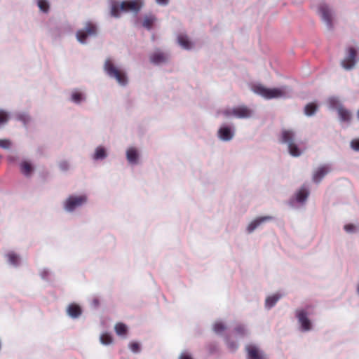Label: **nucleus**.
<instances>
[{
    "label": "nucleus",
    "instance_id": "10",
    "mask_svg": "<svg viewBox=\"0 0 359 359\" xmlns=\"http://www.w3.org/2000/svg\"><path fill=\"white\" fill-rule=\"evenodd\" d=\"M318 11L323 21L329 27H332V13L327 6L325 4H320L318 7Z\"/></svg>",
    "mask_w": 359,
    "mask_h": 359
},
{
    "label": "nucleus",
    "instance_id": "8",
    "mask_svg": "<svg viewBox=\"0 0 359 359\" xmlns=\"http://www.w3.org/2000/svg\"><path fill=\"white\" fill-rule=\"evenodd\" d=\"M356 55V50L352 47L348 48L345 57L341 62V66L346 70L352 69L355 65Z\"/></svg>",
    "mask_w": 359,
    "mask_h": 359
},
{
    "label": "nucleus",
    "instance_id": "15",
    "mask_svg": "<svg viewBox=\"0 0 359 359\" xmlns=\"http://www.w3.org/2000/svg\"><path fill=\"white\" fill-rule=\"evenodd\" d=\"M272 219V217L271 216H264L260 217L255 220H253L248 226V231L249 233L252 232L257 226H259L262 223L270 221Z\"/></svg>",
    "mask_w": 359,
    "mask_h": 359
},
{
    "label": "nucleus",
    "instance_id": "14",
    "mask_svg": "<svg viewBox=\"0 0 359 359\" xmlns=\"http://www.w3.org/2000/svg\"><path fill=\"white\" fill-rule=\"evenodd\" d=\"M330 169L327 165L319 167L313 175V180L314 182L318 183L329 172Z\"/></svg>",
    "mask_w": 359,
    "mask_h": 359
},
{
    "label": "nucleus",
    "instance_id": "17",
    "mask_svg": "<svg viewBox=\"0 0 359 359\" xmlns=\"http://www.w3.org/2000/svg\"><path fill=\"white\" fill-rule=\"evenodd\" d=\"M339 116L342 121H349L351 118V112L343 107H339L337 109Z\"/></svg>",
    "mask_w": 359,
    "mask_h": 359
},
{
    "label": "nucleus",
    "instance_id": "39",
    "mask_svg": "<svg viewBox=\"0 0 359 359\" xmlns=\"http://www.w3.org/2000/svg\"><path fill=\"white\" fill-rule=\"evenodd\" d=\"M179 359H193L191 356L186 353H183L180 355Z\"/></svg>",
    "mask_w": 359,
    "mask_h": 359
},
{
    "label": "nucleus",
    "instance_id": "18",
    "mask_svg": "<svg viewBox=\"0 0 359 359\" xmlns=\"http://www.w3.org/2000/svg\"><path fill=\"white\" fill-rule=\"evenodd\" d=\"M126 156L130 163H136L138 158L137 151L135 148H130L127 150Z\"/></svg>",
    "mask_w": 359,
    "mask_h": 359
},
{
    "label": "nucleus",
    "instance_id": "40",
    "mask_svg": "<svg viewBox=\"0 0 359 359\" xmlns=\"http://www.w3.org/2000/svg\"><path fill=\"white\" fill-rule=\"evenodd\" d=\"M68 163L67 162H62L60 164V168L62 170H67L68 168Z\"/></svg>",
    "mask_w": 359,
    "mask_h": 359
},
{
    "label": "nucleus",
    "instance_id": "21",
    "mask_svg": "<svg viewBox=\"0 0 359 359\" xmlns=\"http://www.w3.org/2000/svg\"><path fill=\"white\" fill-rule=\"evenodd\" d=\"M20 170L25 176H30L33 171L32 165L27 161H23L20 163Z\"/></svg>",
    "mask_w": 359,
    "mask_h": 359
},
{
    "label": "nucleus",
    "instance_id": "33",
    "mask_svg": "<svg viewBox=\"0 0 359 359\" xmlns=\"http://www.w3.org/2000/svg\"><path fill=\"white\" fill-rule=\"evenodd\" d=\"M235 332L237 333V334L240 336H244L246 334V330L243 325H237L235 329Z\"/></svg>",
    "mask_w": 359,
    "mask_h": 359
},
{
    "label": "nucleus",
    "instance_id": "27",
    "mask_svg": "<svg viewBox=\"0 0 359 359\" xmlns=\"http://www.w3.org/2000/svg\"><path fill=\"white\" fill-rule=\"evenodd\" d=\"M100 342L104 345H109L112 343L113 338L109 333H103L100 338Z\"/></svg>",
    "mask_w": 359,
    "mask_h": 359
},
{
    "label": "nucleus",
    "instance_id": "19",
    "mask_svg": "<svg viewBox=\"0 0 359 359\" xmlns=\"http://www.w3.org/2000/svg\"><path fill=\"white\" fill-rule=\"evenodd\" d=\"M156 18L153 15H145L143 22L142 26L145 27L147 29H151L154 23L156 22Z\"/></svg>",
    "mask_w": 359,
    "mask_h": 359
},
{
    "label": "nucleus",
    "instance_id": "3",
    "mask_svg": "<svg viewBox=\"0 0 359 359\" xmlns=\"http://www.w3.org/2000/svg\"><path fill=\"white\" fill-rule=\"evenodd\" d=\"M142 6V3L140 0L124 1L121 5L114 4L111 7V14L114 17H118L120 10L122 11H134L137 13Z\"/></svg>",
    "mask_w": 359,
    "mask_h": 359
},
{
    "label": "nucleus",
    "instance_id": "20",
    "mask_svg": "<svg viewBox=\"0 0 359 359\" xmlns=\"http://www.w3.org/2000/svg\"><path fill=\"white\" fill-rule=\"evenodd\" d=\"M179 44L184 49H190L191 43L186 35L180 34L177 37Z\"/></svg>",
    "mask_w": 359,
    "mask_h": 359
},
{
    "label": "nucleus",
    "instance_id": "35",
    "mask_svg": "<svg viewBox=\"0 0 359 359\" xmlns=\"http://www.w3.org/2000/svg\"><path fill=\"white\" fill-rule=\"evenodd\" d=\"M130 348L131 351L134 353H137L140 351V346L136 342H133L130 344Z\"/></svg>",
    "mask_w": 359,
    "mask_h": 359
},
{
    "label": "nucleus",
    "instance_id": "25",
    "mask_svg": "<svg viewBox=\"0 0 359 359\" xmlns=\"http://www.w3.org/2000/svg\"><path fill=\"white\" fill-rule=\"evenodd\" d=\"M308 196H309L308 190L306 188L302 187L299 190V191L297 194V200L299 202H304V201H306Z\"/></svg>",
    "mask_w": 359,
    "mask_h": 359
},
{
    "label": "nucleus",
    "instance_id": "7",
    "mask_svg": "<svg viewBox=\"0 0 359 359\" xmlns=\"http://www.w3.org/2000/svg\"><path fill=\"white\" fill-rule=\"evenodd\" d=\"M252 111L246 106H239L235 107L231 111L226 110L224 111V114L226 116L233 115L238 118H246L251 116Z\"/></svg>",
    "mask_w": 359,
    "mask_h": 359
},
{
    "label": "nucleus",
    "instance_id": "41",
    "mask_svg": "<svg viewBox=\"0 0 359 359\" xmlns=\"http://www.w3.org/2000/svg\"><path fill=\"white\" fill-rule=\"evenodd\" d=\"M158 4L166 5L168 4V0H156Z\"/></svg>",
    "mask_w": 359,
    "mask_h": 359
},
{
    "label": "nucleus",
    "instance_id": "11",
    "mask_svg": "<svg viewBox=\"0 0 359 359\" xmlns=\"http://www.w3.org/2000/svg\"><path fill=\"white\" fill-rule=\"evenodd\" d=\"M149 59L151 63L159 65L165 62L168 59V56L163 52L156 50L150 55Z\"/></svg>",
    "mask_w": 359,
    "mask_h": 359
},
{
    "label": "nucleus",
    "instance_id": "24",
    "mask_svg": "<svg viewBox=\"0 0 359 359\" xmlns=\"http://www.w3.org/2000/svg\"><path fill=\"white\" fill-rule=\"evenodd\" d=\"M317 105L315 103H309L304 107V113L306 116H312L317 110Z\"/></svg>",
    "mask_w": 359,
    "mask_h": 359
},
{
    "label": "nucleus",
    "instance_id": "36",
    "mask_svg": "<svg viewBox=\"0 0 359 359\" xmlns=\"http://www.w3.org/2000/svg\"><path fill=\"white\" fill-rule=\"evenodd\" d=\"M351 147L355 150V151H358L359 150V139H355L353 140L351 143Z\"/></svg>",
    "mask_w": 359,
    "mask_h": 359
},
{
    "label": "nucleus",
    "instance_id": "34",
    "mask_svg": "<svg viewBox=\"0 0 359 359\" xmlns=\"http://www.w3.org/2000/svg\"><path fill=\"white\" fill-rule=\"evenodd\" d=\"M11 146V142L8 140H0V147L8 149Z\"/></svg>",
    "mask_w": 359,
    "mask_h": 359
},
{
    "label": "nucleus",
    "instance_id": "2",
    "mask_svg": "<svg viewBox=\"0 0 359 359\" xmlns=\"http://www.w3.org/2000/svg\"><path fill=\"white\" fill-rule=\"evenodd\" d=\"M104 69L107 75L114 78L121 86H126L128 83V79L126 73L116 67L109 58L105 60Z\"/></svg>",
    "mask_w": 359,
    "mask_h": 359
},
{
    "label": "nucleus",
    "instance_id": "37",
    "mask_svg": "<svg viewBox=\"0 0 359 359\" xmlns=\"http://www.w3.org/2000/svg\"><path fill=\"white\" fill-rule=\"evenodd\" d=\"M355 229V226L351 224H346L344 226V230L348 233L353 232Z\"/></svg>",
    "mask_w": 359,
    "mask_h": 359
},
{
    "label": "nucleus",
    "instance_id": "28",
    "mask_svg": "<svg viewBox=\"0 0 359 359\" xmlns=\"http://www.w3.org/2000/svg\"><path fill=\"white\" fill-rule=\"evenodd\" d=\"M7 257L8 258L9 262L11 264H13V265H17L18 264L19 258H18V256L16 254H15L13 252H11V253H8L7 255Z\"/></svg>",
    "mask_w": 359,
    "mask_h": 359
},
{
    "label": "nucleus",
    "instance_id": "32",
    "mask_svg": "<svg viewBox=\"0 0 359 359\" xmlns=\"http://www.w3.org/2000/svg\"><path fill=\"white\" fill-rule=\"evenodd\" d=\"M72 100L76 103H79L82 100V94L79 92H74L72 95Z\"/></svg>",
    "mask_w": 359,
    "mask_h": 359
},
{
    "label": "nucleus",
    "instance_id": "12",
    "mask_svg": "<svg viewBox=\"0 0 359 359\" xmlns=\"http://www.w3.org/2000/svg\"><path fill=\"white\" fill-rule=\"evenodd\" d=\"M245 349L248 352V359H264L262 353L255 346L248 345Z\"/></svg>",
    "mask_w": 359,
    "mask_h": 359
},
{
    "label": "nucleus",
    "instance_id": "31",
    "mask_svg": "<svg viewBox=\"0 0 359 359\" xmlns=\"http://www.w3.org/2000/svg\"><path fill=\"white\" fill-rule=\"evenodd\" d=\"M8 121V113L2 109H0V126L6 123Z\"/></svg>",
    "mask_w": 359,
    "mask_h": 359
},
{
    "label": "nucleus",
    "instance_id": "16",
    "mask_svg": "<svg viewBox=\"0 0 359 359\" xmlns=\"http://www.w3.org/2000/svg\"><path fill=\"white\" fill-rule=\"evenodd\" d=\"M67 313L73 318H76L81 314V307L76 304H71L67 308Z\"/></svg>",
    "mask_w": 359,
    "mask_h": 359
},
{
    "label": "nucleus",
    "instance_id": "26",
    "mask_svg": "<svg viewBox=\"0 0 359 359\" xmlns=\"http://www.w3.org/2000/svg\"><path fill=\"white\" fill-rule=\"evenodd\" d=\"M106 156L107 154L105 149L102 147H99L95 150L94 158L96 160L103 159L106 157Z\"/></svg>",
    "mask_w": 359,
    "mask_h": 359
},
{
    "label": "nucleus",
    "instance_id": "29",
    "mask_svg": "<svg viewBox=\"0 0 359 359\" xmlns=\"http://www.w3.org/2000/svg\"><path fill=\"white\" fill-rule=\"evenodd\" d=\"M38 6L43 12H48L49 9V4L46 0H39Z\"/></svg>",
    "mask_w": 359,
    "mask_h": 359
},
{
    "label": "nucleus",
    "instance_id": "4",
    "mask_svg": "<svg viewBox=\"0 0 359 359\" xmlns=\"http://www.w3.org/2000/svg\"><path fill=\"white\" fill-rule=\"evenodd\" d=\"M96 34V25L90 22H88L86 23L83 29H80L76 32V38L80 43H84L88 36H95Z\"/></svg>",
    "mask_w": 359,
    "mask_h": 359
},
{
    "label": "nucleus",
    "instance_id": "23",
    "mask_svg": "<svg viewBox=\"0 0 359 359\" xmlns=\"http://www.w3.org/2000/svg\"><path fill=\"white\" fill-rule=\"evenodd\" d=\"M280 298V296L277 294L268 297L265 302L266 306L269 309L273 307Z\"/></svg>",
    "mask_w": 359,
    "mask_h": 359
},
{
    "label": "nucleus",
    "instance_id": "6",
    "mask_svg": "<svg viewBox=\"0 0 359 359\" xmlns=\"http://www.w3.org/2000/svg\"><path fill=\"white\" fill-rule=\"evenodd\" d=\"M87 201V197L84 195L78 196H69L65 203V208L69 212L73 211L76 208L82 205Z\"/></svg>",
    "mask_w": 359,
    "mask_h": 359
},
{
    "label": "nucleus",
    "instance_id": "13",
    "mask_svg": "<svg viewBox=\"0 0 359 359\" xmlns=\"http://www.w3.org/2000/svg\"><path fill=\"white\" fill-rule=\"evenodd\" d=\"M219 137L224 141H229L233 138V132L229 126H222L218 130Z\"/></svg>",
    "mask_w": 359,
    "mask_h": 359
},
{
    "label": "nucleus",
    "instance_id": "5",
    "mask_svg": "<svg viewBox=\"0 0 359 359\" xmlns=\"http://www.w3.org/2000/svg\"><path fill=\"white\" fill-rule=\"evenodd\" d=\"M255 92L261 95L266 99H272L282 97L284 91L279 88H267L262 86H258L255 88Z\"/></svg>",
    "mask_w": 359,
    "mask_h": 359
},
{
    "label": "nucleus",
    "instance_id": "30",
    "mask_svg": "<svg viewBox=\"0 0 359 359\" xmlns=\"http://www.w3.org/2000/svg\"><path fill=\"white\" fill-rule=\"evenodd\" d=\"M213 329L216 333L219 334L226 330V327L222 323L218 322L215 323Z\"/></svg>",
    "mask_w": 359,
    "mask_h": 359
},
{
    "label": "nucleus",
    "instance_id": "38",
    "mask_svg": "<svg viewBox=\"0 0 359 359\" xmlns=\"http://www.w3.org/2000/svg\"><path fill=\"white\" fill-rule=\"evenodd\" d=\"M228 346L231 351H235L238 347L235 342H229Z\"/></svg>",
    "mask_w": 359,
    "mask_h": 359
},
{
    "label": "nucleus",
    "instance_id": "1",
    "mask_svg": "<svg viewBox=\"0 0 359 359\" xmlns=\"http://www.w3.org/2000/svg\"><path fill=\"white\" fill-rule=\"evenodd\" d=\"M281 142L287 144L288 151L294 157L299 156L304 151L295 142V133L292 130L284 129L282 130Z\"/></svg>",
    "mask_w": 359,
    "mask_h": 359
},
{
    "label": "nucleus",
    "instance_id": "9",
    "mask_svg": "<svg viewBox=\"0 0 359 359\" xmlns=\"http://www.w3.org/2000/svg\"><path fill=\"white\" fill-rule=\"evenodd\" d=\"M296 316L303 330L309 331L311 329V323L307 316V313L304 310H297Z\"/></svg>",
    "mask_w": 359,
    "mask_h": 359
},
{
    "label": "nucleus",
    "instance_id": "22",
    "mask_svg": "<svg viewBox=\"0 0 359 359\" xmlns=\"http://www.w3.org/2000/svg\"><path fill=\"white\" fill-rule=\"evenodd\" d=\"M114 330L118 336H126L128 332L127 326L122 323H116Z\"/></svg>",
    "mask_w": 359,
    "mask_h": 359
}]
</instances>
